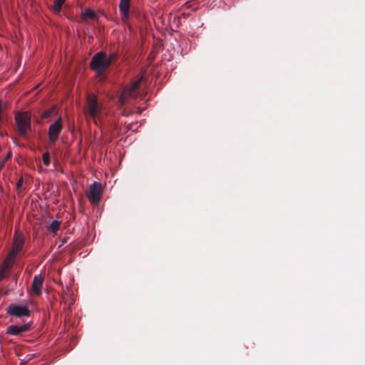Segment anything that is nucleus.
Wrapping results in <instances>:
<instances>
[{"label": "nucleus", "mask_w": 365, "mask_h": 365, "mask_svg": "<svg viewBox=\"0 0 365 365\" xmlns=\"http://www.w3.org/2000/svg\"><path fill=\"white\" fill-rule=\"evenodd\" d=\"M66 0H54L53 5L52 6V9L55 13H58L61 10V7L63 4L65 3Z\"/></svg>", "instance_id": "15"}, {"label": "nucleus", "mask_w": 365, "mask_h": 365, "mask_svg": "<svg viewBox=\"0 0 365 365\" xmlns=\"http://www.w3.org/2000/svg\"><path fill=\"white\" fill-rule=\"evenodd\" d=\"M32 329V323L29 322L22 325H11L6 328V333L9 335L18 336L23 332H26Z\"/></svg>", "instance_id": "10"}, {"label": "nucleus", "mask_w": 365, "mask_h": 365, "mask_svg": "<svg viewBox=\"0 0 365 365\" xmlns=\"http://www.w3.org/2000/svg\"><path fill=\"white\" fill-rule=\"evenodd\" d=\"M43 277L41 275H35L31 285V294L34 296H40L42 293Z\"/></svg>", "instance_id": "11"}, {"label": "nucleus", "mask_w": 365, "mask_h": 365, "mask_svg": "<svg viewBox=\"0 0 365 365\" xmlns=\"http://www.w3.org/2000/svg\"><path fill=\"white\" fill-rule=\"evenodd\" d=\"M19 135L27 139L29 133L31 131V122L30 113L27 111H17L14 115Z\"/></svg>", "instance_id": "1"}, {"label": "nucleus", "mask_w": 365, "mask_h": 365, "mask_svg": "<svg viewBox=\"0 0 365 365\" xmlns=\"http://www.w3.org/2000/svg\"><path fill=\"white\" fill-rule=\"evenodd\" d=\"M63 125L61 118H58L49 125L48 135L51 143H54L58 140Z\"/></svg>", "instance_id": "8"}, {"label": "nucleus", "mask_w": 365, "mask_h": 365, "mask_svg": "<svg viewBox=\"0 0 365 365\" xmlns=\"http://www.w3.org/2000/svg\"><path fill=\"white\" fill-rule=\"evenodd\" d=\"M24 184V179L23 178H21L19 179L17 184H16V191L18 194H20L22 190V186Z\"/></svg>", "instance_id": "18"}, {"label": "nucleus", "mask_w": 365, "mask_h": 365, "mask_svg": "<svg viewBox=\"0 0 365 365\" xmlns=\"http://www.w3.org/2000/svg\"><path fill=\"white\" fill-rule=\"evenodd\" d=\"M13 262L8 259H5L0 267V282L4 279L10 272V268L13 264Z\"/></svg>", "instance_id": "12"}, {"label": "nucleus", "mask_w": 365, "mask_h": 365, "mask_svg": "<svg viewBox=\"0 0 365 365\" xmlns=\"http://www.w3.org/2000/svg\"><path fill=\"white\" fill-rule=\"evenodd\" d=\"M117 59V53H112L109 55V56H107V61L109 62V66L111 64V63Z\"/></svg>", "instance_id": "19"}, {"label": "nucleus", "mask_w": 365, "mask_h": 365, "mask_svg": "<svg viewBox=\"0 0 365 365\" xmlns=\"http://www.w3.org/2000/svg\"><path fill=\"white\" fill-rule=\"evenodd\" d=\"M101 113V108L98 104L96 96L93 94H88L86 98V115L90 116L96 123L98 118Z\"/></svg>", "instance_id": "3"}, {"label": "nucleus", "mask_w": 365, "mask_h": 365, "mask_svg": "<svg viewBox=\"0 0 365 365\" xmlns=\"http://www.w3.org/2000/svg\"><path fill=\"white\" fill-rule=\"evenodd\" d=\"M69 237H63L61 241V244L59 245L58 247H61V246H63L64 244H66L68 240Z\"/></svg>", "instance_id": "20"}, {"label": "nucleus", "mask_w": 365, "mask_h": 365, "mask_svg": "<svg viewBox=\"0 0 365 365\" xmlns=\"http://www.w3.org/2000/svg\"><path fill=\"white\" fill-rule=\"evenodd\" d=\"M56 114H57L56 107L55 106H53L49 108L48 109L44 110L42 113L41 118L43 120H46L48 121L51 119V118L55 116Z\"/></svg>", "instance_id": "13"}, {"label": "nucleus", "mask_w": 365, "mask_h": 365, "mask_svg": "<svg viewBox=\"0 0 365 365\" xmlns=\"http://www.w3.org/2000/svg\"><path fill=\"white\" fill-rule=\"evenodd\" d=\"M142 82V77L133 81L130 86H125L118 98V103L123 106L128 103L129 98L136 99L138 96V89Z\"/></svg>", "instance_id": "2"}, {"label": "nucleus", "mask_w": 365, "mask_h": 365, "mask_svg": "<svg viewBox=\"0 0 365 365\" xmlns=\"http://www.w3.org/2000/svg\"><path fill=\"white\" fill-rule=\"evenodd\" d=\"M102 192L101 184L98 182H93L86 192V196L91 204L97 205L101 201Z\"/></svg>", "instance_id": "5"}, {"label": "nucleus", "mask_w": 365, "mask_h": 365, "mask_svg": "<svg viewBox=\"0 0 365 365\" xmlns=\"http://www.w3.org/2000/svg\"><path fill=\"white\" fill-rule=\"evenodd\" d=\"M2 167H3V163H0V170H1Z\"/></svg>", "instance_id": "21"}, {"label": "nucleus", "mask_w": 365, "mask_h": 365, "mask_svg": "<svg viewBox=\"0 0 365 365\" xmlns=\"http://www.w3.org/2000/svg\"><path fill=\"white\" fill-rule=\"evenodd\" d=\"M91 68L96 71L98 75L102 74L109 66V62L107 61V56L103 52L96 53L90 63Z\"/></svg>", "instance_id": "4"}, {"label": "nucleus", "mask_w": 365, "mask_h": 365, "mask_svg": "<svg viewBox=\"0 0 365 365\" xmlns=\"http://www.w3.org/2000/svg\"><path fill=\"white\" fill-rule=\"evenodd\" d=\"M6 312L11 316L16 317H29L31 311L26 306H22L16 304H11L6 308Z\"/></svg>", "instance_id": "7"}, {"label": "nucleus", "mask_w": 365, "mask_h": 365, "mask_svg": "<svg viewBox=\"0 0 365 365\" xmlns=\"http://www.w3.org/2000/svg\"><path fill=\"white\" fill-rule=\"evenodd\" d=\"M81 18L86 21L87 19H92L96 20L98 19L97 14L94 12V11L86 9L82 14H81Z\"/></svg>", "instance_id": "14"}, {"label": "nucleus", "mask_w": 365, "mask_h": 365, "mask_svg": "<svg viewBox=\"0 0 365 365\" xmlns=\"http://www.w3.org/2000/svg\"><path fill=\"white\" fill-rule=\"evenodd\" d=\"M130 0H120L119 2V11L120 14L121 21L128 24L130 18Z\"/></svg>", "instance_id": "9"}, {"label": "nucleus", "mask_w": 365, "mask_h": 365, "mask_svg": "<svg viewBox=\"0 0 365 365\" xmlns=\"http://www.w3.org/2000/svg\"><path fill=\"white\" fill-rule=\"evenodd\" d=\"M61 222L58 220H53L48 227V230L54 234L59 230Z\"/></svg>", "instance_id": "16"}, {"label": "nucleus", "mask_w": 365, "mask_h": 365, "mask_svg": "<svg viewBox=\"0 0 365 365\" xmlns=\"http://www.w3.org/2000/svg\"><path fill=\"white\" fill-rule=\"evenodd\" d=\"M24 244V237L22 235H18L17 233H15L11 250L10 251L6 259L14 262L16 255L22 250Z\"/></svg>", "instance_id": "6"}, {"label": "nucleus", "mask_w": 365, "mask_h": 365, "mask_svg": "<svg viewBox=\"0 0 365 365\" xmlns=\"http://www.w3.org/2000/svg\"><path fill=\"white\" fill-rule=\"evenodd\" d=\"M42 160L46 166L50 165V154L48 152H45L42 155Z\"/></svg>", "instance_id": "17"}]
</instances>
